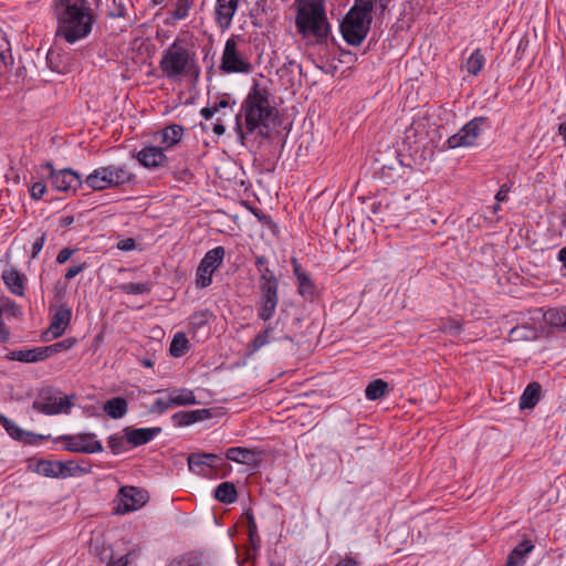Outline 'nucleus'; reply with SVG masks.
Wrapping results in <instances>:
<instances>
[{
    "mask_svg": "<svg viewBox=\"0 0 566 566\" xmlns=\"http://www.w3.org/2000/svg\"><path fill=\"white\" fill-rule=\"evenodd\" d=\"M52 11L57 22L56 35L67 43L73 44L91 33L94 12L88 0H53Z\"/></svg>",
    "mask_w": 566,
    "mask_h": 566,
    "instance_id": "nucleus-1",
    "label": "nucleus"
},
{
    "mask_svg": "<svg viewBox=\"0 0 566 566\" xmlns=\"http://www.w3.org/2000/svg\"><path fill=\"white\" fill-rule=\"evenodd\" d=\"M159 70L170 82L197 81L201 70L195 43L187 38L177 36L161 52Z\"/></svg>",
    "mask_w": 566,
    "mask_h": 566,
    "instance_id": "nucleus-2",
    "label": "nucleus"
},
{
    "mask_svg": "<svg viewBox=\"0 0 566 566\" xmlns=\"http://www.w3.org/2000/svg\"><path fill=\"white\" fill-rule=\"evenodd\" d=\"M270 92L258 83L248 93L241 106V116L244 119L245 132L237 117V134L243 144L247 135L254 132L263 135L276 117V109L271 105Z\"/></svg>",
    "mask_w": 566,
    "mask_h": 566,
    "instance_id": "nucleus-3",
    "label": "nucleus"
},
{
    "mask_svg": "<svg viewBox=\"0 0 566 566\" xmlns=\"http://www.w3.org/2000/svg\"><path fill=\"white\" fill-rule=\"evenodd\" d=\"M295 27L303 39L316 44L325 43L331 32L325 0H300Z\"/></svg>",
    "mask_w": 566,
    "mask_h": 566,
    "instance_id": "nucleus-4",
    "label": "nucleus"
},
{
    "mask_svg": "<svg viewBox=\"0 0 566 566\" xmlns=\"http://www.w3.org/2000/svg\"><path fill=\"white\" fill-rule=\"evenodd\" d=\"M375 0H356L340 23V33L347 44L358 46L366 39L373 21Z\"/></svg>",
    "mask_w": 566,
    "mask_h": 566,
    "instance_id": "nucleus-5",
    "label": "nucleus"
},
{
    "mask_svg": "<svg viewBox=\"0 0 566 566\" xmlns=\"http://www.w3.org/2000/svg\"><path fill=\"white\" fill-rule=\"evenodd\" d=\"M442 127L428 114L413 118L405 130V142L419 147L439 146L442 140Z\"/></svg>",
    "mask_w": 566,
    "mask_h": 566,
    "instance_id": "nucleus-6",
    "label": "nucleus"
},
{
    "mask_svg": "<svg viewBox=\"0 0 566 566\" xmlns=\"http://www.w3.org/2000/svg\"><path fill=\"white\" fill-rule=\"evenodd\" d=\"M134 175L125 165H109L93 170L85 179L87 187L93 190H104L132 181Z\"/></svg>",
    "mask_w": 566,
    "mask_h": 566,
    "instance_id": "nucleus-7",
    "label": "nucleus"
},
{
    "mask_svg": "<svg viewBox=\"0 0 566 566\" xmlns=\"http://www.w3.org/2000/svg\"><path fill=\"white\" fill-rule=\"evenodd\" d=\"M243 42L240 35L232 34L224 43L220 70L223 73H242L248 74L252 71V63L249 56L239 48Z\"/></svg>",
    "mask_w": 566,
    "mask_h": 566,
    "instance_id": "nucleus-8",
    "label": "nucleus"
},
{
    "mask_svg": "<svg viewBox=\"0 0 566 566\" xmlns=\"http://www.w3.org/2000/svg\"><path fill=\"white\" fill-rule=\"evenodd\" d=\"M484 117H474L468 122L458 133L450 136L442 149H455L460 147H473L482 134Z\"/></svg>",
    "mask_w": 566,
    "mask_h": 566,
    "instance_id": "nucleus-9",
    "label": "nucleus"
},
{
    "mask_svg": "<svg viewBox=\"0 0 566 566\" xmlns=\"http://www.w3.org/2000/svg\"><path fill=\"white\" fill-rule=\"evenodd\" d=\"M224 255L223 247H216L206 253L196 272L198 287L203 289L211 284L212 275L222 264Z\"/></svg>",
    "mask_w": 566,
    "mask_h": 566,
    "instance_id": "nucleus-10",
    "label": "nucleus"
},
{
    "mask_svg": "<svg viewBox=\"0 0 566 566\" xmlns=\"http://www.w3.org/2000/svg\"><path fill=\"white\" fill-rule=\"evenodd\" d=\"M33 409L43 415L53 416L61 412H67L72 402L67 396H61L52 390H42L39 397L33 401Z\"/></svg>",
    "mask_w": 566,
    "mask_h": 566,
    "instance_id": "nucleus-11",
    "label": "nucleus"
},
{
    "mask_svg": "<svg viewBox=\"0 0 566 566\" xmlns=\"http://www.w3.org/2000/svg\"><path fill=\"white\" fill-rule=\"evenodd\" d=\"M59 440L64 442V450L76 453H99L103 451L101 441L95 439L94 433H77L62 436Z\"/></svg>",
    "mask_w": 566,
    "mask_h": 566,
    "instance_id": "nucleus-12",
    "label": "nucleus"
},
{
    "mask_svg": "<svg viewBox=\"0 0 566 566\" xmlns=\"http://www.w3.org/2000/svg\"><path fill=\"white\" fill-rule=\"evenodd\" d=\"M42 168L49 171L50 184L57 191L75 190L82 186L81 176L70 168L55 170L50 161L45 163Z\"/></svg>",
    "mask_w": 566,
    "mask_h": 566,
    "instance_id": "nucleus-13",
    "label": "nucleus"
},
{
    "mask_svg": "<svg viewBox=\"0 0 566 566\" xmlns=\"http://www.w3.org/2000/svg\"><path fill=\"white\" fill-rule=\"evenodd\" d=\"M279 304V284L259 285L258 317L264 322L270 321Z\"/></svg>",
    "mask_w": 566,
    "mask_h": 566,
    "instance_id": "nucleus-14",
    "label": "nucleus"
},
{
    "mask_svg": "<svg viewBox=\"0 0 566 566\" xmlns=\"http://www.w3.org/2000/svg\"><path fill=\"white\" fill-rule=\"evenodd\" d=\"M118 501L116 512L124 514L143 507L148 501V494L136 486H123L118 492Z\"/></svg>",
    "mask_w": 566,
    "mask_h": 566,
    "instance_id": "nucleus-15",
    "label": "nucleus"
},
{
    "mask_svg": "<svg viewBox=\"0 0 566 566\" xmlns=\"http://www.w3.org/2000/svg\"><path fill=\"white\" fill-rule=\"evenodd\" d=\"M217 114H219V116L217 117V123L213 125L212 130L216 135L221 136L226 132V127L222 124V119L224 117H230L233 114L232 106L230 105L228 99L222 98L208 107H203L200 111V115L205 119H210Z\"/></svg>",
    "mask_w": 566,
    "mask_h": 566,
    "instance_id": "nucleus-16",
    "label": "nucleus"
},
{
    "mask_svg": "<svg viewBox=\"0 0 566 566\" xmlns=\"http://www.w3.org/2000/svg\"><path fill=\"white\" fill-rule=\"evenodd\" d=\"M240 2L241 0H216L213 19L222 31L230 29L232 25Z\"/></svg>",
    "mask_w": 566,
    "mask_h": 566,
    "instance_id": "nucleus-17",
    "label": "nucleus"
},
{
    "mask_svg": "<svg viewBox=\"0 0 566 566\" xmlns=\"http://www.w3.org/2000/svg\"><path fill=\"white\" fill-rule=\"evenodd\" d=\"M136 158L146 168H157L167 160L165 148L156 146H145L137 153Z\"/></svg>",
    "mask_w": 566,
    "mask_h": 566,
    "instance_id": "nucleus-18",
    "label": "nucleus"
},
{
    "mask_svg": "<svg viewBox=\"0 0 566 566\" xmlns=\"http://www.w3.org/2000/svg\"><path fill=\"white\" fill-rule=\"evenodd\" d=\"M221 458L213 453H191L188 457L189 470L197 474H206V468H217Z\"/></svg>",
    "mask_w": 566,
    "mask_h": 566,
    "instance_id": "nucleus-19",
    "label": "nucleus"
},
{
    "mask_svg": "<svg viewBox=\"0 0 566 566\" xmlns=\"http://www.w3.org/2000/svg\"><path fill=\"white\" fill-rule=\"evenodd\" d=\"M71 317V310L67 306H61L53 315L45 335H50L52 338L60 337L69 326Z\"/></svg>",
    "mask_w": 566,
    "mask_h": 566,
    "instance_id": "nucleus-20",
    "label": "nucleus"
},
{
    "mask_svg": "<svg viewBox=\"0 0 566 566\" xmlns=\"http://www.w3.org/2000/svg\"><path fill=\"white\" fill-rule=\"evenodd\" d=\"M160 428H125V439L133 447H138L148 443L151 441L158 433H160Z\"/></svg>",
    "mask_w": 566,
    "mask_h": 566,
    "instance_id": "nucleus-21",
    "label": "nucleus"
},
{
    "mask_svg": "<svg viewBox=\"0 0 566 566\" xmlns=\"http://www.w3.org/2000/svg\"><path fill=\"white\" fill-rule=\"evenodd\" d=\"M7 358L28 364H34L48 359L43 346L13 350L7 355Z\"/></svg>",
    "mask_w": 566,
    "mask_h": 566,
    "instance_id": "nucleus-22",
    "label": "nucleus"
},
{
    "mask_svg": "<svg viewBox=\"0 0 566 566\" xmlns=\"http://www.w3.org/2000/svg\"><path fill=\"white\" fill-rule=\"evenodd\" d=\"M212 417L209 409H197L191 411H179L172 416V421L178 427H186L198 421L207 420Z\"/></svg>",
    "mask_w": 566,
    "mask_h": 566,
    "instance_id": "nucleus-23",
    "label": "nucleus"
},
{
    "mask_svg": "<svg viewBox=\"0 0 566 566\" xmlns=\"http://www.w3.org/2000/svg\"><path fill=\"white\" fill-rule=\"evenodd\" d=\"M541 385L538 382H531L527 385L520 398V408L530 409L534 408L539 401Z\"/></svg>",
    "mask_w": 566,
    "mask_h": 566,
    "instance_id": "nucleus-24",
    "label": "nucleus"
},
{
    "mask_svg": "<svg viewBox=\"0 0 566 566\" xmlns=\"http://www.w3.org/2000/svg\"><path fill=\"white\" fill-rule=\"evenodd\" d=\"M184 132L185 128L181 125H168L159 132L161 143L166 145V148L172 147L181 140Z\"/></svg>",
    "mask_w": 566,
    "mask_h": 566,
    "instance_id": "nucleus-25",
    "label": "nucleus"
},
{
    "mask_svg": "<svg viewBox=\"0 0 566 566\" xmlns=\"http://www.w3.org/2000/svg\"><path fill=\"white\" fill-rule=\"evenodd\" d=\"M103 410L113 419L123 418L128 410V405L126 399L122 397H116L107 400L104 403Z\"/></svg>",
    "mask_w": 566,
    "mask_h": 566,
    "instance_id": "nucleus-26",
    "label": "nucleus"
},
{
    "mask_svg": "<svg viewBox=\"0 0 566 566\" xmlns=\"http://www.w3.org/2000/svg\"><path fill=\"white\" fill-rule=\"evenodd\" d=\"M226 457L230 461L241 464H251L255 462V453L250 449L241 447L229 448L226 452Z\"/></svg>",
    "mask_w": 566,
    "mask_h": 566,
    "instance_id": "nucleus-27",
    "label": "nucleus"
},
{
    "mask_svg": "<svg viewBox=\"0 0 566 566\" xmlns=\"http://www.w3.org/2000/svg\"><path fill=\"white\" fill-rule=\"evenodd\" d=\"M274 332V327L272 325L266 326L261 333H259L248 345L247 354L249 356L254 355L262 347L270 344L272 339V333Z\"/></svg>",
    "mask_w": 566,
    "mask_h": 566,
    "instance_id": "nucleus-28",
    "label": "nucleus"
},
{
    "mask_svg": "<svg viewBox=\"0 0 566 566\" xmlns=\"http://www.w3.org/2000/svg\"><path fill=\"white\" fill-rule=\"evenodd\" d=\"M170 402L172 406H189L196 405L197 399L192 390L187 388H176L169 391Z\"/></svg>",
    "mask_w": 566,
    "mask_h": 566,
    "instance_id": "nucleus-29",
    "label": "nucleus"
},
{
    "mask_svg": "<svg viewBox=\"0 0 566 566\" xmlns=\"http://www.w3.org/2000/svg\"><path fill=\"white\" fill-rule=\"evenodd\" d=\"M531 542L520 543L507 556L506 566H520L524 564V557L533 549Z\"/></svg>",
    "mask_w": 566,
    "mask_h": 566,
    "instance_id": "nucleus-30",
    "label": "nucleus"
},
{
    "mask_svg": "<svg viewBox=\"0 0 566 566\" xmlns=\"http://www.w3.org/2000/svg\"><path fill=\"white\" fill-rule=\"evenodd\" d=\"M214 497L224 504H231L237 501L238 494L233 483L222 482L214 490Z\"/></svg>",
    "mask_w": 566,
    "mask_h": 566,
    "instance_id": "nucleus-31",
    "label": "nucleus"
},
{
    "mask_svg": "<svg viewBox=\"0 0 566 566\" xmlns=\"http://www.w3.org/2000/svg\"><path fill=\"white\" fill-rule=\"evenodd\" d=\"M388 390V382L382 379H376L367 385L365 395L368 400H377L386 396Z\"/></svg>",
    "mask_w": 566,
    "mask_h": 566,
    "instance_id": "nucleus-32",
    "label": "nucleus"
},
{
    "mask_svg": "<svg viewBox=\"0 0 566 566\" xmlns=\"http://www.w3.org/2000/svg\"><path fill=\"white\" fill-rule=\"evenodd\" d=\"M188 349L189 342L186 335L184 333L175 334L169 348L170 355L174 357H181L188 352Z\"/></svg>",
    "mask_w": 566,
    "mask_h": 566,
    "instance_id": "nucleus-33",
    "label": "nucleus"
},
{
    "mask_svg": "<svg viewBox=\"0 0 566 566\" xmlns=\"http://www.w3.org/2000/svg\"><path fill=\"white\" fill-rule=\"evenodd\" d=\"M513 340H533L537 338V328L530 325H521L511 329Z\"/></svg>",
    "mask_w": 566,
    "mask_h": 566,
    "instance_id": "nucleus-34",
    "label": "nucleus"
},
{
    "mask_svg": "<svg viewBox=\"0 0 566 566\" xmlns=\"http://www.w3.org/2000/svg\"><path fill=\"white\" fill-rule=\"evenodd\" d=\"M484 64V55L482 54L480 49H476L467 60L465 70L472 75H478L483 69Z\"/></svg>",
    "mask_w": 566,
    "mask_h": 566,
    "instance_id": "nucleus-35",
    "label": "nucleus"
},
{
    "mask_svg": "<svg viewBox=\"0 0 566 566\" xmlns=\"http://www.w3.org/2000/svg\"><path fill=\"white\" fill-rule=\"evenodd\" d=\"M57 461L38 460L34 464V472L45 478L57 479Z\"/></svg>",
    "mask_w": 566,
    "mask_h": 566,
    "instance_id": "nucleus-36",
    "label": "nucleus"
},
{
    "mask_svg": "<svg viewBox=\"0 0 566 566\" xmlns=\"http://www.w3.org/2000/svg\"><path fill=\"white\" fill-rule=\"evenodd\" d=\"M3 281L12 293L22 295L23 282L20 274L15 270L3 273Z\"/></svg>",
    "mask_w": 566,
    "mask_h": 566,
    "instance_id": "nucleus-37",
    "label": "nucleus"
},
{
    "mask_svg": "<svg viewBox=\"0 0 566 566\" xmlns=\"http://www.w3.org/2000/svg\"><path fill=\"white\" fill-rule=\"evenodd\" d=\"M195 0H176L171 18L176 21L185 20L192 9Z\"/></svg>",
    "mask_w": 566,
    "mask_h": 566,
    "instance_id": "nucleus-38",
    "label": "nucleus"
},
{
    "mask_svg": "<svg viewBox=\"0 0 566 566\" xmlns=\"http://www.w3.org/2000/svg\"><path fill=\"white\" fill-rule=\"evenodd\" d=\"M122 292L126 294L132 295H140V294H147L151 290V283L144 282V283H125L119 285L118 287Z\"/></svg>",
    "mask_w": 566,
    "mask_h": 566,
    "instance_id": "nucleus-39",
    "label": "nucleus"
},
{
    "mask_svg": "<svg viewBox=\"0 0 566 566\" xmlns=\"http://www.w3.org/2000/svg\"><path fill=\"white\" fill-rule=\"evenodd\" d=\"M298 293L305 298H313L315 294V286L311 277L306 275H300L297 280Z\"/></svg>",
    "mask_w": 566,
    "mask_h": 566,
    "instance_id": "nucleus-40",
    "label": "nucleus"
},
{
    "mask_svg": "<svg viewBox=\"0 0 566 566\" xmlns=\"http://www.w3.org/2000/svg\"><path fill=\"white\" fill-rule=\"evenodd\" d=\"M74 344H75L74 338H66L61 342L54 343L52 345L43 346L46 358H49L62 350H67V349L72 348L74 346Z\"/></svg>",
    "mask_w": 566,
    "mask_h": 566,
    "instance_id": "nucleus-41",
    "label": "nucleus"
},
{
    "mask_svg": "<svg viewBox=\"0 0 566 566\" xmlns=\"http://www.w3.org/2000/svg\"><path fill=\"white\" fill-rule=\"evenodd\" d=\"M546 321L553 326H566V307L549 310L546 314Z\"/></svg>",
    "mask_w": 566,
    "mask_h": 566,
    "instance_id": "nucleus-42",
    "label": "nucleus"
},
{
    "mask_svg": "<svg viewBox=\"0 0 566 566\" xmlns=\"http://www.w3.org/2000/svg\"><path fill=\"white\" fill-rule=\"evenodd\" d=\"M439 329L443 333L458 335L462 329V324L453 318H448L441 322Z\"/></svg>",
    "mask_w": 566,
    "mask_h": 566,
    "instance_id": "nucleus-43",
    "label": "nucleus"
},
{
    "mask_svg": "<svg viewBox=\"0 0 566 566\" xmlns=\"http://www.w3.org/2000/svg\"><path fill=\"white\" fill-rule=\"evenodd\" d=\"M0 423L4 427L7 432L14 439H21V429L11 420L0 415Z\"/></svg>",
    "mask_w": 566,
    "mask_h": 566,
    "instance_id": "nucleus-44",
    "label": "nucleus"
},
{
    "mask_svg": "<svg viewBox=\"0 0 566 566\" xmlns=\"http://www.w3.org/2000/svg\"><path fill=\"white\" fill-rule=\"evenodd\" d=\"M260 272V280L259 285H272V284H279V280L275 276V274L269 269H259Z\"/></svg>",
    "mask_w": 566,
    "mask_h": 566,
    "instance_id": "nucleus-45",
    "label": "nucleus"
},
{
    "mask_svg": "<svg viewBox=\"0 0 566 566\" xmlns=\"http://www.w3.org/2000/svg\"><path fill=\"white\" fill-rule=\"evenodd\" d=\"M125 440L118 434H113L108 438L107 444L113 453L118 454L125 450Z\"/></svg>",
    "mask_w": 566,
    "mask_h": 566,
    "instance_id": "nucleus-46",
    "label": "nucleus"
},
{
    "mask_svg": "<svg viewBox=\"0 0 566 566\" xmlns=\"http://www.w3.org/2000/svg\"><path fill=\"white\" fill-rule=\"evenodd\" d=\"M57 479H65L70 478L74 474V471L76 468L74 467L73 462H61L57 461Z\"/></svg>",
    "mask_w": 566,
    "mask_h": 566,
    "instance_id": "nucleus-47",
    "label": "nucleus"
},
{
    "mask_svg": "<svg viewBox=\"0 0 566 566\" xmlns=\"http://www.w3.org/2000/svg\"><path fill=\"white\" fill-rule=\"evenodd\" d=\"M172 402H170V396L168 395L167 399H164V398H157L155 401H154V405L151 407V412H156V413H163L165 412L166 410L172 408Z\"/></svg>",
    "mask_w": 566,
    "mask_h": 566,
    "instance_id": "nucleus-48",
    "label": "nucleus"
},
{
    "mask_svg": "<svg viewBox=\"0 0 566 566\" xmlns=\"http://www.w3.org/2000/svg\"><path fill=\"white\" fill-rule=\"evenodd\" d=\"M126 8L124 3L120 1L117 2L116 0H113V6L109 8V15L112 18H123L125 17Z\"/></svg>",
    "mask_w": 566,
    "mask_h": 566,
    "instance_id": "nucleus-49",
    "label": "nucleus"
},
{
    "mask_svg": "<svg viewBox=\"0 0 566 566\" xmlns=\"http://www.w3.org/2000/svg\"><path fill=\"white\" fill-rule=\"evenodd\" d=\"M86 269V263L83 262V263H78V264H73L72 266H70L66 272H65V279L66 280H72L73 277H75L77 274H80L81 272H83L84 270Z\"/></svg>",
    "mask_w": 566,
    "mask_h": 566,
    "instance_id": "nucleus-50",
    "label": "nucleus"
},
{
    "mask_svg": "<svg viewBox=\"0 0 566 566\" xmlns=\"http://www.w3.org/2000/svg\"><path fill=\"white\" fill-rule=\"evenodd\" d=\"M46 235L45 233H42L32 244V251H31V258L35 259L41 250L43 249V245L45 243Z\"/></svg>",
    "mask_w": 566,
    "mask_h": 566,
    "instance_id": "nucleus-51",
    "label": "nucleus"
},
{
    "mask_svg": "<svg viewBox=\"0 0 566 566\" xmlns=\"http://www.w3.org/2000/svg\"><path fill=\"white\" fill-rule=\"evenodd\" d=\"M46 191V187L43 182H35L30 189V195L33 199H41Z\"/></svg>",
    "mask_w": 566,
    "mask_h": 566,
    "instance_id": "nucleus-52",
    "label": "nucleus"
},
{
    "mask_svg": "<svg viewBox=\"0 0 566 566\" xmlns=\"http://www.w3.org/2000/svg\"><path fill=\"white\" fill-rule=\"evenodd\" d=\"M247 523H248V531L251 538H253L258 533V526L254 520V515L250 512H247Z\"/></svg>",
    "mask_w": 566,
    "mask_h": 566,
    "instance_id": "nucleus-53",
    "label": "nucleus"
},
{
    "mask_svg": "<svg viewBox=\"0 0 566 566\" xmlns=\"http://www.w3.org/2000/svg\"><path fill=\"white\" fill-rule=\"evenodd\" d=\"M75 250L73 249H70V248H63L57 256H56V262L59 264H64L65 262H67L70 260V258L73 255Z\"/></svg>",
    "mask_w": 566,
    "mask_h": 566,
    "instance_id": "nucleus-54",
    "label": "nucleus"
},
{
    "mask_svg": "<svg viewBox=\"0 0 566 566\" xmlns=\"http://www.w3.org/2000/svg\"><path fill=\"white\" fill-rule=\"evenodd\" d=\"M511 191V187L507 184H503L499 191L495 195V199L497 202L505 201L507 199L509 192Z\"/></svg>",
    "mask_w": 566,
    "mask_h": 566,
    "instance_id": "nucleus-55",
    "label": "nucleus"
},
{
    "mask_svg": "<svg viewBox=\"0 0 566 566\" xmlns=\"http://www.w3.org/2000/svg\"><path fill=\"white\" fill-rule=\"evenodd\" d=\"M168 566H197L191 557H180L170 562Z\"/></svg>",
    "mask_w": 566,
    "mask_h": 566,
    "instance_id": "nucleus-56",
    "label": "nucleus"
},
{
    "mask_svg": "<svg viewBox=\"0 0 566 566\" xmlns=\"http://www.w3.org/2000/svg\"><path fill=\"white\" fill-rule=\"evenodd\" d=\"M335 566H359V563L355 558L346 556L342 560H339Z\"/></svg>",
    "mask_w": 566,
    "mask_h": 566,
    "instance_id": "nucleus-57",
    "label": "nucleus"
},
{
    "mask_svg": "<svg viewBox=\"0 0 566 566\" xmlns=\"http://www.w3.org/2000/svg\"><path fill=\"white\" fill-rule=\"evenodd\" d=\"M129 563V554H126L122 557H119L118 559L109 563L108 566H127Z\"/></svg>",
    "mask_w": 566,
    "mask_h": 566,
    "instance_id": "nucleus-58",
    "label": "nucleus"
},
{
    "mask_svg": "<svg viewBox=\"0 0 566 566\" xmlns=\"http://www.w3.org/2000/svg\"><path fill=\"white\" fill-rule=\"evenodd\" d=\"M134 247H135V242H134V240H133V239L124 240V241H122V242L118 244V248H119L120 250H124V251L132 250Z\"/></svg>",
    "mask_w": 566,
    "mask_h": 566,
    "instance_id": "nucleus-59",
    "label": "nucleus"
},
{
    "mask_svg": "<svg viewBox=\"0 0 566 566\" xmlns=\"http://www.w3.org/2000/svg\"><path fill=\"white\" fill-rule=\"evenodd\" d=\"M292 263H293V272L297 280L300 279V275H306V273L302 270V266L296 261V259H293Z\"/></svg>",
    "mask_w": 566,
    "mask_h": 566,
    "instance_id": "nucleus-60",
    "label": "nucleus"
},
{
    "mask_svg": "<svg viewBox=\"0 0 566 566\" xmlns=\"http://www.w3.org/2000/svg\"><path fill=\"white\" fill-rule=\"evenodd\" d=\"M192 319L197 321L198 324H206L207 323L203 313H196V314H193Z\"/></svg>",
    "mask_w": 566,
    "mask_h": 566,
    "instance_id": "nucleus-61",
    "label": "nucleus"
},
{
    "mask_svg": "<svg viewBox=\"0 0 566 566\" xmlns=\"http://www.w3.org/2000/svg\"><path fill=\"white\" fill-rule=\"evenodd\" d=\"M558 260L563 263L564 268H566V247L559 250Z\"/></svg>",
    "mask_w": 566,
    "mask_h": 566,
    "instance_id": "nucleus-62",
    "label": "nucleus"
},
{
    "mask_svg": "<svg viewBox=\"0 0 566 566\" xmlns=\"http://www.w3.org/2000/svg\"><path fill=\"white\" fill-rule=\"evenodd\" d=\"M558 132L563 136L564 145L566 146V122L559 124Z\"/></svg>",
    "mask_w": 566,
    "mask_h": 566,
    "instance_id": "nucleus-63",
    "label": "nucleus"
},
{
    "mask_svg": "<svg viewBox=\"0 0 566 566\" xmlns=\"http://www.w3.org/2000/svg\"><path fill=\"white\" fill-rule=\"evenodd\" d=\"M74 221V217L73 216H66V217H63L61 219V224L64 226V227H67L70 224H72Z\"/></svg>",
    "mask_w": 566,
    "mask_h": 566,
    "instance_id": "nucleus-64",
    "label": "nucleus"
}]
</instances>
